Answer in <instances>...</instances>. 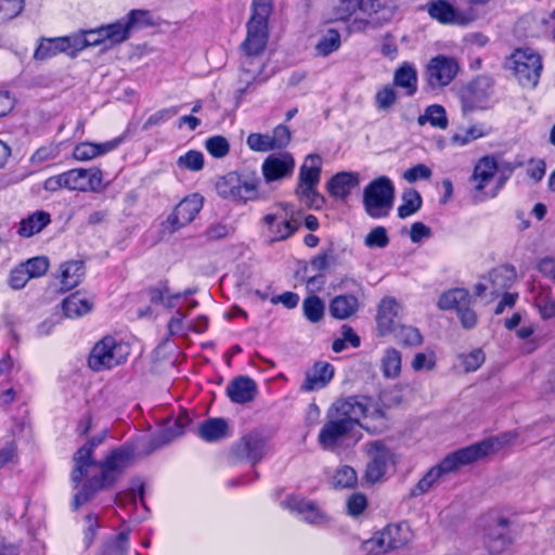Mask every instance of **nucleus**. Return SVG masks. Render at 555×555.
Returning <instances> with one entry per match:
<instances>
[{
    "label": "nucleus",
    "mask_w": 555,
    "mask_h": 555,
    "mask_svg": "<svg viewBox=\"0 0 555 555\" xmlns=\"http://www.w3.org/2000/svg\"><path fill=\"white\" fill-rule=\"evenodd\" d=\"M357 482L358 476L351 466H341L333 476V485L336 488H352Z\"/></svg>",
    "instance_id": "nucleus-48"
},
{
    "label": "nucleus",
    "mask_w": 555,
    "mask_h": 555,
    "mask_svg": "<svg viewBox=\"0 0 555 555\" xmlns=\"http://www.w3.org/2000/svg\"><path fill=\"white\" fill-rule=\"evenodd\" d=\"M29 279H37L44 275L49 269V260L46 257H34L22 263Z\"/></svg>",
    "instance_id": "nucleus-54"
},
{
    "label": "nucleus",
    "mask_w": 555,
    "mask_h": 555,
    "mask_svg": "<svg viewBox=\"0 0 555 555\" xmlns=\"http://www.w3.org/2000/svg\"><path fill=\"white\" fill-rule=\"evenodd\" d=\"M130 30L126 26L122 20L101 26L100 36L105 39L111 46L118 44L126 41L129 38Z\"/></svg>",
    "instance_id": "nucleus-41"
},
{
    "label": "nucleus",
    "mask_w": 555,
    "mask_h": 555,
    "mask_svg": "<svg viewBox=\"0 0 555 555\" xmlns=\"http://www.w3.org/2000/svg\"><path fill=\"white\" fill-rule=\"evenodd\" d=\"M397 100V93L391 86H385L377 91L375 95V103L378 109L386 111L390 108Z\"/></svg>",
    "instance_id": "nucleus-58"
},
{
    "label": "nucleus",
    "mask_w": 555,
    "mask_h": 555,
    "mask_svg": "<svg viewBox=\"0 0 555 555\" xmlns=\"http://www.w3.org/2000/svg\"><path fill=\"white\" fill-rule=\"evenodd\" d=\"M401 307L393 297H385L382 299L377 315V331L380 336L391 334L400 325Z\"/></svg>",
    "instance_id": "nucleus-25"
},
{
    "label": "nucleus",
    "mask_w": 555,
    "mask_h": 555,
    "mask_svg": "<svg viewBox=\"0 0 555 555\" xmlns=\"http://www.w3.org/2000/svg\"><path fill=\"white\" fill-rule=\"evenodd\" d=\"M359 308V301L352 295H339L332 299L330 313L335 319L345 320L353 315Z\"/></svg>",
    "instance_id": "nucleus-34"
},
{
    "label": "nucleus",
    "mask_w": 555,
    "mask_h": 555,
    "mask_svg": "<svg viewBox=\"0 0 555 555\" xmlns=\"http://www.w3.org/2000/svg\"><path fill=\"white\" fill-rule=\"evenodd\" d=\"M59 53H64V46L61 38H51V39H42L35 51L36 60H47L57 55Z\"/></svg>",
    "instance_id": "nucleus-44"
},
{
    "label": "nucleus",
    "mask_w": 555,
    "mask_h": 555,
    "mask_svg": "<svg viewBox=\"0 0 555 555\" xmlns=\"http://www.w3.org/2000/svg\"><path fill=\"white\" fill-rule=\"evenodd\" d=\"M197 434L203 440L215 442L228 437V424L223 418H209L198 426Z\"/></svg>",
    "instance_id": "nucleus-35"
},
{
    "label": "nucleus",
    "mask_w": 555,
    "mask_h": 555,
    "mask_svg": "<svg viewBox=\"0 0 555 555\" xmlns=\"http://www.w3.org/2000/svg\"><path fill=\"white\" fill-rule=\"evenodd\" d=\"M341 46L340 34L338 30L330 28L325 30L319 38L315 44V54L318 56L326 57L336 52Z\"/></svg>",
    "instance_id": "nucleus-38"
},
{
    "label": "nucleus",
    "mask_w": 555,
    "mask_h": 555,
    "mask_svg": "<svg viewBox=\"0 0 555 555\" xmlns=\"http://www.w3.org/2000/svg\"><path fill=\"white\" fill-rule=\"evenodd\" d=\"M60 38L61 41H63L64 53L72 57L76 56L78 52L87 48L86 39L81 33Z\"/></svg>",
    "instance_id": "nucleus-55"
},
{
    "label": "nucleus",
    "mask_w": 555,
    "mask_h": 555,
    "mask_svg": "<svg viewBox=\"0 0 555 555\" xmlns=\"http://www.w3.org/2000/svg\"><path fill=\"white\" fill-rule=\"evenodd\" d=\"M105 435L92 438L87 444L82 446L74 455V468L70 474V480L74 488H78L80 482L89 476L98 466L92 457L93 449L102 443Z\"/></svg>",
    "instance_id": "nucleus-21"
},
{
    "label": "nucleus",
    "mask_w": 555,
    "mask_h": 555,
    "mask_svg": "<svg viewBox=\"0 0 555 555\" xmlns=\"http://www.w3.org/2000/svg\"><path fill=\"white\" fill-rule=\"evenodd\" d=\"M121 142L122 138H116L100 144L81 142L75 146L73 156L79 162H88L115 150Z\"/></svg>",
    "instance_id": "nucleus-28"
},
{
    "label": "nucleus",
    "mask_w": 555,
    "mask_h": 555,
    "mask_svg": "<svg viewBox=\"0 0 555 555\" xmlns=\"http://www.w3.org/2000/svg\"><path fill=\"white\" fill-rule=\"evenodd\" d=\"M271 137L272 144H274V150H281L288 145L292 139L291 130L285 125H279L274 128Z\"/></svg>",
    "instance_id": "nucleus-61"
},
{
    "label": "nucleus",
    "mask_w": 555,
    "mask_h": 555,
    "mask_svg": "<svg viewBox=\"0 0 555 555\" xmlns=\"http://www.w3.org/2000/svg\"><path fill=\"white\" fill-rule=\"evenodd\" d=\"M504 67L509 70L524 88H534L543 68L542 59L531 48L516 49L506 57Z\"/></svg>",
    "instance_id": "nucleus-6"
},
{
    "label": "nucleus",
    "mask_w": 555,
    "mask_h": 555,
    "mask_svg": "<svg viewBox=\"0 0 555 555\" xmlns=\"http://www.w3.org/2000/svg\"><path fill=\"white\" fill-rule=\"evenodd\" d=\"M459 64L455 59L447 55H437L433 57L426 66L425 79L433 88L448 86L456 76Z\"/></svg>",
    "instance_id": "nucleus-18"
},
{
    "label": "nucleus",
    "mask_w": 555,
    "mask_h": 555,
    "mask_svg": "<svg viewBox=\"0 0 555 555\" xmlns=\"http://www.w3.org/2000/svg\"><path fill=\"white\" fill-rule=\"evenodd\" d=\"M24 9V0H0V21L16 17Z\"/></svg>",
    "instance_id": "nucleus-57"
},
{
    "label": "nucleus",
    "mask_w": 555,
    "mask_h": 555,
    "mask_svg": "<svg viewBox=\"0 0 555 555\" xmlns=\"http://www.w3.org/2000/svg\"><path fill=\"white\" fill-rule=\"evenodd\" d=\"M321 158L318 155H308L300 167L299 183L296 194L309 207L319 208L323 198L315 191L320 181Z\"/></svg>",
    "instance_id": "nucleus-9"
},
{
    "label": "nucleus",
    "mask_w": 555,
    "mask_h": 555,
    "mask_svg": "<svg viewBox=\"0 0 555 555\" xmlns=\"http://www.w3.org/2000/svg\"><path fill=\"white\" fill-rule=\"evenodd\" d=\"M363 451L367 457L364 478L369 483L374 485L384 478L390 466L396 464L395 453L380 440L365 443Z\"/></svg>",
    "instance_id": "nucleus-10"
},
{
    "label": "nucleus",
    "mask_w": 555,
    "mask_h": 555,
    "mask_svg": "<svg viewBox=\"0 0 555 555\" xmlns=\"http://www.w3.org/2000/svg\"><path fill=\"white\" fill-rule=\"evenodd\" d=\"M85 275L82 261H68L61 266V284L64 289L76 287Z\"/></svg>",
    "instance_id": "nucleus-37"
},
{
    "label": "nucleus",
    "mask_w": 555,
    "mask_h": 555,
    "mask_svg": "<svg viewBox=\"0 0 555 555\" xmlns=\"http://www.w3.org/2000/svg\"><path fill=\"white\" fill-rule=\"evenodd\" d=\"M204 199L198 194L183 198L168 216L165 227L170 233L190 224L203 208Z\"/></svg>",
    "instance_id": "nucleus-19"
},
{
    "label": "nucleus",
    "mask_w": 555,
    "mask_h": 555,
    "mask_svg": "<svg viewBox=\"0 0 555 555\" xmlns=\"http://www.w3.org/2000/svg\"><path fill=\"white\" fill-rule=\"evenodd\" d=\"M282 505L292 512L304 516V519L313 525H322L328 520L327 515L320 509L317 503L301 498L291 496Z\"/></svg>",
    "instance_id": "nucleus-26"
},
{
    "label": "nucleus",
    "mask_w": 555,
    "mask_h": 555,
    "mask_svg": "<svg viewBox=\"0 0 555 555\" xmlns=\"http://www.w3.org/2000/svg\"><path fill=\"white\" fill-rule=\"evenodd\" d=\"M517 535V526L504 516L491 518L485 527V545L493 555L502 554L513 544Z\"/></svg>",
    "instance_id": "nucleus-11"
},
{
    "label": "nucleus",
    "mask_w": 555,
    "mask_h": 555,
    "mask_svg": "<svg viewBox=\"0 0 555 555\" xmlns=\"http://www.w3.org/2000/svg\"><path fill=\"white\" fill-rule=\"evenodd\" d=\"M397 10L395 0H339L334 12L337 20L350 21L357 30L389 23Z\"/></svg>",
    "instance_id": "nucleus-3"
},
{
    "label": "nucleus",
    "mask_w": 555,
    "mask_h": 555,
    "mask_svg": "<svg viewBox=\"0 0 555 555\" xmlns=\"http://www.w3.org/2000/svg\"><path fill=\"white\" fill-rule=\"evenodd\" d=\"M62 306L66 317L79 318L92 310L93 301L83 294L75 293L66 297Z\"/></svg>",
    "instance_id": "nucleus-32"
},
{
    "label": "nucleus",
    "mask_w": 555,
    "mask_h": 555,
    "mask_svg": "<svg viewBox=\"0 0 555 555\" xmlns=\"http://www.w3.org/2000/svg\"><path fill=\"white\" fill-rule=\"evenodd\" d=\"M460 359L465 372H473L485 362V353L480 349H476L467 354L460 356Z\"/></svg>",
    "instance_id": "nucleus-59"
},
{
    "label": "nucleus",
    "mask_w": 555,
    "mask_h": 555,
    "mask_svg": "<svg viewBox=\"0 0 555 555\" xmlns=\"http://www.w3.org/2000/svg\"><path fill=\"white\" fill-rule=\"evenodd\" d=\"M177 166L184 170L199 171L204 167V155L199 151L191 150L178 157Z\"/></svg>",
    "instance_id": "nucleus-46"
},
{
    "label": "nucleus",
    "mask_w": 555,
    "mask_h": 555,
    "mask_svg": "<svg viewBox=\"0 0 555 555\" xmlns=\"http://www.w3.org/2000/svg\"><path fill=\"white\" fill-rule=\"evenodd\" d=\"M190 417L186 413L180 414L172 425H168L166 428L162 430L158 437L155 440V447H160L169 443L175 438L180 437L184 428L189 425Z\"/></svg>",
    "instance_id": "nucleus-40"
},
{
    "label": "nucleus",
    "mask_w": 555,
    "mask_h": 555,
    "mask_svg": "<svg viewBox=\"0 0 555 555\" xmlns=\"http://www.w3.org/2000/svg\"><path fill=\"white\" fill-rule=\"evenodd\" d=\"M65 172L68 191H98L102 185L103 173L98 167L89 169L75 168Z\"/></svg>",
    "instance_id": "nucleus-23"
},
{
    "label": "nucleus",
    "mask_w": 555,
    "mask_h": 555,
    "mask_svg": "<svg viewBox=\"0 0 555 555\" xmlns=\"http://www.w3.org/2000/svg\"><path fill=\"white\" fill-rule=\"evenodd\" d=\"M395 86L405 90V94L412 96L417 90V72L409 63L402 64L393 75Z\"/></svg>",
    "instance_id": "nucleus-36"
},
{
    "label": "nucleus",
    "mask_w": 555,
    "mask_h": 555,
    "mask_svg": "<svg viewBox=\"0 0 555 555\" xmlns=\"http://www.w3.org/2000/svg\"><path fill=\"white\" fill-rule=\"evenodd\" d=\"M516 438V433L506 431L496 437H491L466 448H462V451L468 464H472L512 444Z\"/></svg>",
    "instance_id": "nucleus-22"
},
{
    "label": "nucleus",
    "mask_w": 555,
    "mask_h": 555,
    "mask_svg": "<svg viewBox=\"0 0 555 555\" xmlns=\"http://www.w3.org/2000/svg\"><path fill=\"white\" fill-rule=\"evenodd\" d=\"M334 367L327 362H317L312 370L306 374L301 390L313 391L323 388L333 378Z\"/></svg>",
    "instance_id": "nucleus-29"
},
{
    "label": "nucleus",
    "mask_w": 555,
    "mask_h": 555,
    "mask_svg": "<svg viewBox=\"0 0 555 555\" xmlns=\"http://www.w3.org/2000/svg\"><path fill=\"white\" fill-rule=\"evenodd\" d=\"M401 353L395 348H387L380 360V369L386 378L395 379L401 373Z\"/></svg>",
    "instance_id": "nucleus-39"
},
{
    "label": "nucleus",
    "mask_w": 555,
    "mask_h": 555,
    "mask_svg": "<svg viewBox=\"0 0 555 555\" xmlns=\"http://www.w3.org/2000/svg\"><path fill=\"white\" fill-rule=\"evenodd\" d=\"M412 539L413 532L411 527L408 522L403 521L388 525L371 538L366 542V545L370 546V550H376L382 553L391 548L405 546Z\"/></svg>",
    "instance_id": "nucleus-16"
},
{
    "label": "nucleus",
    "mask_w": 555,
    "mask_h": 555,
    "mask_svg": "<svg viewBox=\"0 0 555 555\" xmlns=\"http://www.w3.org/2000/svg\"><path fill=\"white\" fill-rule=\"evenodd\" d=\"M29 280V274H27L25 268L21 263L11 270L8 283L12 289L18 291L24 288Z\"/></svg>",
    "instance_id": "nucleus-60"
},
{
    "label": "nucleus",
    "mask_w": 555,
    "mask_h": 555,
    "mask_svg": "<svg viewBox=\"0 0 555 555\" xmlns=\"http://www.w3.org/2000/svg\"><path fill=\"white\" fill-rule=\"evenodd\" d=\"M367 506V500L362 493H353L347 500V511L351 516H358Z\"/></svg>",
    "instance_id": "nucleus-64"
},
{
    "label": "nucleus",
    "mask_w": 555,
    "mask_h": 555,
    "mask_svg": "<svg viewBox=\"0 0 555 555\" xmlns=\"http://www.w3.org/2000/svg\"><path fill=\"white\" fill-rule=\"evenodd\" d=\"M51 222V217L46 211H36L22 219L17 233L23 237H31L41 232Z\"/></svg>",
    "instance_id": "nucleus-33"
},
{
    "label": "nucleus",
    "mask_w": 555,
    "mask_h": 555,
    "mask_svg": "<svg viewBox=\"0 0 555 555\" xmlns=\"http://www.w3.org/2000/svg\"><path fill=\"white\" fill-rule=\"evenodd\" d=\"M132 451L128 448L114 450L102 463L86 477L73 499L74 509L92 500L98 492L111 487L129 465Z\"/></svg>",
    "instance_id": "nucleus-2"
},
{
    "label": "nucleus",
    "mask_w": 555,
    "mask_h": 555,
    "mask_svg": "<svg viewBox=\"0 0 555 555\" xmlns=\"http://www.w3.org/2000/svg\"><path fill=\"white\" fill-rule=\"evenodd\" d=\"M515 278L516 272L512 267L501 266L494 268L475 285V295L483 297L489 294L492 298L496 297L512 286Z\"/></svg>",
    "instance_id": "nucleus-17"
},
{
    "label": "nucleus",
    "mask_w": 555,
    "mask_h": 555,
    "mask_svg": "<svg viewBox=\"0 0 555 555\" xmlns=\"http://www.w3.org/2000/svg\"><path fill=\"white\" fill-rule=\"evenodd\" d=\"M261 179L254 171H230L217 178L215 190L223 199L246 203L261 198Z\"/></svg>",
    "instance_id": "nucleus-5"
},
{
    "label": "nucleus",
    "mask_w": 555,
    "mask_h": 555,
    "mask_svg": "<svg viewBox=\"0 0 555 555\" xmlns=\"http://www.w3.org/2000/svg\"><path fill=\"white\" fill-rule=\"evenodd\" d=\"M257 384L248 376L233 378L227 386V395L234 403H247L255 399Z\"/></svg>",
    "instance_id": "nucleus-27"
},
{
    "label": "nucleus",
    "mask_w": 555,
    "mask_h": 555,
    "mask_svg": "<svg viewBox=\"0 0 555 555\" xmlns=\"http://www.w3.org/2000/svg\"><path fill=\"white\" fill-rule=\"evenodd\" d=\"M472 297L469 295V292L465 288H452L447 292H444L439 300H438V307L441 310H456L460 311V309L470 306Z\"/></svg>",
    "instance_id": "nucleus-31"
},
{
    "label": "nucleus",
    "mask_w": 555,
    "mask_h": 555,
    "mask_svg": "<svg viewBox=\"0 0 555 555\" xmlns=\"http://www.w3.org/2000/svg\"><path fill=\"white\" fill-rule=\"evenodd\" d=\"M272 0H253L251 16L247 23V36L242 48L245 52L243 68L251 63L253 56L259 55L268 41V18L272 13Z\"/></svg>",
    "instance_id": "nucleus-4"
},
{
    "label": "nucleus",
    "mask_w": 555,
    "mask_h": 555,
    "mask_svg": "<svg viewBox=\"0 0 555 555\" xmlns=\"http://www.w3.org/2000/svg\"><path fill=\"white\" fill-rule=\"evenodd\" d=\"M364 244L369 248H385L389 244L386 228L375 227L364 237Z\"/></svg>",
    "instance_id": "nucleus-51"
},
{
    "label": "nucleus",
    "mask_w": 555,
    "mask_h": 555,
    "mask_svg": "<svg viewBox=\"0 0 555 555\" xmlns=\"http://www.w3.org/2000/svg\"><path fill=\"white\" fill-rule=\"evenodd\" d=\"M295 160L289 153H280L268 156L261 166V172L267 183L282 180L292 176Z\"/></svg>",
    "instance_id": "nucleus-24"
},
{
    "label": "nucleus",
    "mask_w": 555,
    "mask_h": 555,
    "mask_svg": "<svg viewBox=\"0 0 555 555\" xmlns=\"http://www.w3.org/2000/svg\"><path fill=\"white\" fill-rule=\"evenodd\" d=\"M417 122L420 126L428 122L433 127L446 129L448 127L446 109L438 104L430 105L425 109L424 114L418 116Z\"/></svg>",
    "instance_id": "nucleus-42"
},
{
    "label": "nucleus",
    "mask_w": 555,
    "mask_h": 555,
    "mask_svg": "<svg viewBox=\"0 0 555 555\" xmlns=\"http://www.w3.org/2000/svg\"><path fill=\"white\" fill-rule=\"evenodd\" d=\"M391 334L404 346H418L422 344V335L417 328L412 326L399 325Z\"/></svg>",
    "instance_id": "nucleus-47"
},
{
    "label": "nucleus",
    "mask_w": 555,
    "mask_h": 555,
    "mask_svg": "<svg viewBox=\"0 0 555 555\" xmlns=\"http://www.w3.org/2000/svg\"><path fill=\"white\" fill-rule=\"evenodd\" d=\"M422 206L421 194L415 190H408L402 194V204L398 207V216L402 219L414 215Z\"/></svg>",
    "instance_id": "nucleus-43"
},
{
    "label": "nucleus",
    "mask_w": 555,
    "mask_h": 555,
    "mask_svg": "<svg viewBox=\"0 0 555 555\" xmlns=\"http://www.w3.org/2000/svg\"><path fill=\"white\" fill-rule=\"evenodd\" d=\"M205 147L208 153L216 158H223L229 154L230 145L222 135H215L206 140Z\"/></svg>",
    "instance_id": "nucleus-52"
},
{
    "label": "nucleus",
    "mask_w": 555,
    "mask_h": 555,
    "mask_svg": "<svg viewBox=\"0 0 555 555\" xmlns=\"http://www.w3.org/2000/svg\"><path fill=\"white\" fill-rule=\"evenodd\" d=\"M395 188L387 177H379L370 182L363 192L365 212L374 218L387 217L392 208Z\"/></svg>",
    "instance_id": "nucleus-8"
},
{
    "label": "nucleus",
    "mask_w": 555,
    "mask_h": 555,
    "mask_svg": "<svg viewBox=\"0 0 555 555\" xmlns=\"http://www.w3.org/2000/svg\"><path fill=\"white\" fill-rule=\"evenodd\" d=\"M495 163L499 165L498 189H502L506 181L511 178L514 170L517 168V166H520V164L505 162L499 155H495Z\"/></svg>",
    "instance_id": "nucleus-62"
},
{
    "label": "nucleus",
    "mask_w": 555,
    "mask_h": 555,
    "mask_svg": "<svg viewBox=\"0 0 555 555\" xmlns=\"http://www.w3.org/2000/svg\"><path fill=\"white\" fill-rule=\"evenodd\" d=\"M359 175L356 172H339L328 182V191L332 196L345 199L353 189L359 185Z\"/></svg>",
    "instance_id": "nucleus-30"
},
{
    "label": "nucleus",
    "mask_w": 555,
    "mask_h": 555,
    "mask_svg": "<svg viewBox=\"0 0 555 555\" xmlns=\"http://www.w3.org/2000/svg\"><path fill=\"white\" fill-rule=\"evenodd\" d=\"M370 415V399L349 397L338 400L327 412L318 441L324 450L333 451L345 437Z\"/></svg>",
    "instance_id": "nucleus-1"
},
{
    "label": "nucleus",
    "mask_w": 555,
    "mask_h": 555,
    "mask_svg": "<svg viewBox=\"0 0 555 555\" xmlns=\"http://www.w3.org/2000/svg\"><path fill=\"white\" fill-rule=\"evenodd\" d=\"M247 146L255 152H269L274 150L270 134L250 133L246 140Z\"/></svg>",
    "instance_id": "nucleus-53"
},
{
    "label": "nucleus",
    "mask_w": 555,
    "mask_h": 555,
    "mask_svg": "<svg viewBox=\"0 0 555 555\" xmlns=\"http://www.w3.org/2000/svg\"><path fill=\"white\" fill-rule=\"evenodd\" d=\"M468 465L462 449L446 456L439 464L431 467L416 486L411 490L412 496L427 493L446 475L457 470L461 466Z\"/></svg>",
    "instance_id": "nucleus-14"
},
{
    "label": "nucleus",
    "mask_w": 555,
    "mask_h": 555,
    "mask_svg": "<svg viewBox=\"0 0 555 555\" xmlns=\"http://www.w3.org/2000/svg\"><path fill=\"white\" fill-rule=\"evenodd\" d=\"M427 14L442 25L465 27L477 20V10L473 8L459 9L448 0H430L426 4Z\"/></svg>",
    "instance_id": "nucleus-13"
},
{
    "label": "nucleus",
    "mask_w": 555,
    "mask_h": 555,
    "mask_svg": "<svg viewBox=\"0 0 555 555\" xmlns=\"http://www.w3.org/2000/svg\"><path fill=\"white\" fill-rule=\"evenodd\" d=\"M129 353V345L107 335L99 340L91 349L88 365L95 372L111 370L125 363Z\"/></svg>",
    "instance_id": "nucleus-7"
},
{
    "label": "nucleus",
    "mask_w": 555,
    "mask_h": 555,
    "mask_svg": "<svg viewBox=\"0 0 555 555\" xmlns=\"http://www.w3.org/2000/svg\"><path fill=\"white\" fill-rule=\"evenodd\" d=\"M461 103L464 113L472 112L481 106L483 96L476 94V83L469 85L461 91Z\"/></svg>",
    "instance_id": "nucleus-49"
},
{
    "label": "nucleus",
    "mask_w": 555,
    "mask_h": 555,
    "mask_svg": "<svg viewBox=\"0 0 555 555\" xmlns=\"http://www.w3.org/2000/svg\"><path fill=\"white\" fill-rule=\"evenodd\" d=\"M498 170L499 165L495 163V155L482 156L475 164L469 181L473 185L474 198L477 202L494 198L499 194L501 189H498V183L494 188L487 190L495 178Z\"/></svg>",
    "instance_id": "nucleus-12"
},
{
    "label": "nucleus",
    "mask_w": 555,
    "mask_h": 555,
    "mask_svg": "<svg viewBox=\"0 0 555 555\" xmlns=\"http://www.w3.org/2000/svg\"><path fill=\"white\" fill-rule=\"evenodd\" d=\"M411 366L415 372L423 370L431 371L436 366V356L433 350L426 352H418L414 356Z\"/></svg>",
    "instance_id": "nucleus-56"
},
{
    "label": "nucleus",
    "mask_w": 555,
    "mask_h": 555,
    "mask_svg": "<svg viewBox=\"0 0 555 555\" xmlns=\"http://www.w3.org/2000/svg\"><path fill=\"white\" fill-rule=\"evenodd\" d=\"M430 177L431 169L424 164H417L403 173V178L410 183H414L418 179L428 180Z\"/></svg>",
    "instance_id": "nucleus-63"
},
{
    "label": "nucleus",
    "mask_w": 555,
    "mask_h": 555,
    "mask_svg": "<svg viewBox=\"0 0 555 555\" xmlns=\"http://www.w3.org/2000/svg\"><path fill=\"white\" fill-rule=\"evenodd\" d=\"M306 318L311 322H318L324 314V304L317 296H310L302 304Z\"/></svg>",
    "instance_id": "nucleus-50"
},
{
    "label": "nucleus",
    "mask_w": 555,
    "mask_h": 555,
    "mask_svg": "<svg viewBox=\"0 0 555 555\" xmlns=\"http://www.w3.org/2000/svg\"><path fill=\"white\" fill-rule=\"evenodd\" d=\"M268 450V439L261 433L251 431L233 447V454L238 460L256 465L266 456Z\"/></svg>",
    "instance_id": "nucleus-20"
},
{
    "label": "nucleus",
    "mask_w": 555,
    "mask_h": 555,
    "mask_svg": "<svg viewBox=\"0 0 555 555\" xmlns=\"http://www.w3.org/2000/svg\"><path fill=\"white\" fill-rule=\"evenodd\" d=\"M490 129L482 124L470 126L463 132H459L452 135L451 141L461 146L468 144L469 142L482 138L489 133Z\"/></svg>",
    "instance_id": "nucleus-45"
},
{
    "label": "nucleus",
    "mask_w": 555,
    "mask_h": 555,
    "mask_svg": "<svg viewBox=\"0 0 555 555\" xmlns=\"http://www.w3.org/2000/svg\"><path fill=\"white\" fill-rule=\"evenodd\" d=\"M281 210L267 214L262 218L267 237L270 243L282 242L291 237L300 228V221L286 211V205L280 204Z\"/></svg>",
    "instance_id": "nucleus-15"
}]
</instances>
